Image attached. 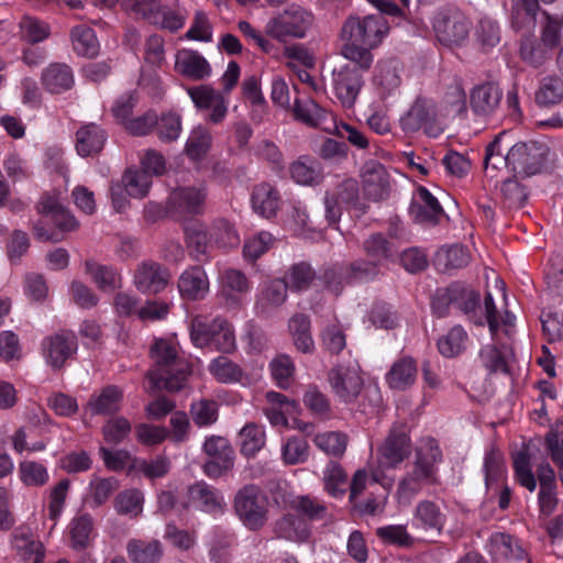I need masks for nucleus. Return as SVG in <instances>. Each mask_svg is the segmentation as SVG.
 Returning a JSON list of instances; mask_svg holds the SVG:
<instances>
[{
	"instance_id": "obj_20",
	"label": "nucleus",
	"mask_w": 563,
	"mask_h": 563,
	"mask_svg": "<svg viewBox=\"0 0 563 563\" xmlns=\"http://www.w3.org/2000/svg\"><path fill=\"white\" fill-rule=\"evenodd\" d=\"M360 177L364 195L374 201H380L388 197L390 189L389 174L383 164L371 159L364 163Z\"/></svg>"
},
{
	"instance_id": "obj_28",
	"label": "nucleus",
	"mask_w": 563,
	"mask_h": 563,
	"mask_svg": "<svg viewBox=\"0 0 563 563\" xmlns=\"http://www.w3.org/2000/svg\"><path fill=\"white\" fill-rule=\"evenodd\" d=\"M175 69L178 74L192 80H203L211 76L209 62L199 52L188 48L177 52Z\"/></svg>"
},
{
	"instance_id": "obj_22",
	"label": "nucleus",
	"mask_w": 563,
	"mask_h": 563,
	"mask_svg": "<svg viewBox=\"0 0 563 563\" xmlns=\"http://www.w3.org/2000/svg\"><path fill=\"white\" fill-rule=\"evenodd\" d=\"M329 383L334 394L345 402L356 399L363 387V379L355 367L333 368L329 373Z\"/></svg>"
},
{
	"instance_id": "obj_4",
	"label": "nucleus",
	"mask_w": 563,
	"mask_h": 563,
	"mask_svg": "<svg viewBox=\"0 0 563 563\" xmlns=\"http://www.w3.org/2000/svg\"><path fill=\"white\" fill-rule=\"evenodd\" d=\"M442 461V452L433 439L422 440L415 455L411 468L399 481L397 496L400 503H410L424 486L439 484L438 465Z\"/></svg>"
},
{
	"instance_id": "obj_37",
	"label": "nucleus",
	"mask_w": 563,
	"mask_h": 563,
	"mask_svg": "<svg viewBox=\"0 0 563 563\" xmlns=\"http://www.w3.org/2000/svg\"><path fill=\"white\" fill-rule=\"evenodd\" d=\"M42 82L47 91L62 93L74 85V74L66 64H51L42 74Z\"/></svg>"
},
{
	"instance_id": "obj_21",
	"label": "nucleus",
	"mask_w": 563,
	"mask_h": 563,
	"mask_svg": "<svg viewBox=\"0 0 563 563\" xmlns=\"http://www.w3.org/2000/svg\"><path fill=\"white\" fill-rule=\"evenodd\" d=\"M411 454V442L405 427H395L379 449V464L395 468Z\"/></svg>"
},
{
	"instance_id": "obj_26",
	"label": "nucleus",
	"mask_w": 563,
	"mask_h": 563,
	"mask_svg": "<svg viewBox=\"0 0 563 563\" xmlns=\"http://www.w3.org/2000/svg\"><path fill=\"white\" fill-rule=\"evenodd\" d=\"M178 291L181 298L202 300L210 290V282L201 266H190L178 278Z\"/></svg>"
},
{
	"instance_id": "obj_49",
	"label": "nucleus",
	"mask_w": 563,
	"mask_h": 563,
	"mask_svg": "<svg viewBox=\"0 0 563 563\" xmlns=\"http://www.w3.org/2000/svg\"><path fill=\"white\" fill-rule=\"evenodd\" d=\"M73 49L79 56L95 57L99 52V42L92 29L79 25L70 32Z\"/></svg>"
},
{
	"instance_id": "obj_8",
	"label": "nucleus",
	"mask_w": 563,
	"mask_h": 563,
	"mask_svg": "<svg viewBox=\"0 0 563 563\" xmlns=\"http://www.w3.org/2000/svg\"><path fill=\"white\" fill-rule=\"evenodd\" d=\"M233 506L241 522L250 530L262 529L268 520V497L255 485H246L238 490Z\"/></svg>"
},
{
	"instance_id": "obj_43",
	"label": "nucleus",
	"mask_w": 563,
	"mask_h": 563,
	"mask_svg": "<svg viewBox=\"0 0 563 563\" xmlns=\"http://www.w3.org/2000/svg\"><path fill=\"white\" fill-rule=\"evenodd\" d=\"M86 272L98 288L103 291H112L122 286L120 273L111 266L102 265L95 261H87Z\"/></svg>"
},
{
	"instance_id": "obj_15",
	"label": "nucleus",
	"mask_w": 563,
	"mask_h": 563,
	"mask_svg": "<svg viewBox=\"0 0 563 563\" xmlns=\"http://www.w3.org/2000/svg\"><path fill=\"white\" fill-rule=\"evenodd\" d=\"M332 86L342 107L351 109L363 86L362 73L355 66L345 64L332 71Z\"/></svg>"
},
{
	"instance_id": "obj_44",
	"label": "nucleus",
	"mask_w": 563,
	"mask_h": 563,
	"mask_svg": "<svg viewBox=\"0 0 563 563\" xmlns=\"http://www.w3.org/2000/svg\"><path fill=\"white\" fill-rule=\"evenodd\" d=\"M274 532L277 538L294 542H301L309 537L307 522L297 516L285 515L274 525Z\"/></svg>"
},
{
	"instance_id": "obj_32",
	"label": "nucleus",
	"mask_w": 563,
	"mask_h": 563,
	"mask_svg": "<svg viewBox=\"0 0 563 563\" xmlns=\"http://www.w3.org/2000/svg\"><path fill=\"white\" fill-rule=\"evenodd\" d=\"M417 373L416 361L410 356H404L393 363L385 375V380L389 388L405 390L415 384Z\"/></svg>"
},
{
	"instance_id": "obj_27",
	"label": "nucleus",
	"mask_w": 563,
	"mask_h": 563,
	"mask_svg": "<svg viewBox=\"0 0 563 563\" xmlns=\"http://www.w3.org/2000/svg\"><path fill=\"white\" fill-rule=\"evenodd\" d=\"M446 522V516L441 507L432 500H420L412 512L411 527L422 531L441 533Z\"/></svg>"
},
{
	"instance_id": "obj_25",
	"label": "nucleus",
	"mask_w": 563,
	"mask_h": 563,
	"mask_svg": "<svg viewBox=\"0 0 563 563\" xmlns=\"http://www.w3.org/2000/svg\"><path fill=\"white\" fill-rule=\"evenodd\" d=\"M207 191L205 186L176 189L169 197V206L176 214L185 217L197 214L202 210Z\"/></svg>"
},
{
	"instance_id": "obj_30",
	"label": "nucleus",
	"mask_w": 563,
	"mask_h": 563,
	"mask_svg": "<svg viewBox=\"0 0 563 563\" xmlns=\"http://www.w3.org/2000/svg\"><path fill=\"white\" fill-rule=\"evenodd\" d=\"M67 534L71 549L81 551L89 548L97 536L91 515H76L67 526Z\"/></svg>"
},
{
	"instance_id": "obj_56",
	"label": "nucleus",
	"mask_w": 563,
	"mask_h": 563,
	"mask_svg": "<svg viewBox=\"0 0 563 563\" xmlns=\"http://www.w3.org/2000/svg\"><path fill=\"white\" fill-rule=\"evenodd\" d=\"M324 130L328 133L345 139L352 146L360 150H365L369 145V140L362 130L345 122H336L334 118H332L331 125L324 126Z\"/></svg>"
},
{
	"instance_id": "obj_41",
	"label": "nucleus",
	"mask_w": 563,
	"mask_h": 563,
	"mask_svg": "<svg viewBox=\"0 0 563 563\" xmlns=\"http://www.w3.org/2000/svg\"><path fill=\"white\" fill-rule=\"evenodd\" d=\"M483 468L487 489H498L503 484L506 472L503 453L493 446L489 448L485 452Z\"/></svg>"
},
{
	"instance_id": "obj_23",
	"label": "nucleus",
	"mask_w": 563,
	"mask_h": 563,
	"mask_svg": "<svg viewBox=\"0 0 563 563\" xmlns=\"http://www.w3.org/2000/svg\"><path fill=\"white\" fill-rule=\"evenodd\" d=\"M409 213L417 223L435 224L439 222L443 209L427 188L420 187L412 198Z\"/></svg>"
},
{
	"instance_id": "obj_7",
	"label": "nucleus",
	"mask_w": 563,
	"mask_h": 563,
	"mask_svg": "<svg viewBox=\"0 0 563 563\" xmlns=\"http://www.w3.org/2000/svg\"><path fill=\"white\" fill-rule=\"evenodd\" d=\"M190 340L197 347L213 345L218 351L231 353L235 350V335L231 324L221 318L208 322L195 317L190 322Z\"/></svg>"
},
{
	"instance_id": "obj_34",
	"label": "nucleus",
	"mask_w": 563,
	"mask_h": 563,
	"mask_svg": "<svg viewBox=\"0 0 563 563\" xmlns=\"http://www.w3.org/2000/svg\"><path fill=\"white\" fill-rule=\"evenodd\" d=\"M488 551L496 562L504 560L525 561L526 551L517 539L505 533H494L488 543Z\"/></svg>"
},
{
	"instance_id": "obj_9",
	"label": "nucleus",
	"mask_w": 563,
	"mask_h": 563,
	"mask_svg": "<svg viewBox=\"0 0 563 563\" xmlns=\"http://www.w3.org/2000/svg\"><path fill=\"white\" fill-rule=\"evenodd\" d=\"M388 30L387 20L382 14L352 16L342 27V38L374 48L382 43Z\"/></svg>"
},
{
	"instance_id": "obj_38",
	"label": "nucleus",
	"mask_w": 563,
	"mask_h": 563,
	"mask_svg": "<svg viewBox=\"0 0 563 563\" xmlns=\"http://www.w3.org/2000/svg\"><path fill=\"white\" fill-rule=\"evenodd\" d=\"M106 134L97 124L81 126L76 133V151L80 156L99 153L104 144Z\"/></svg>"
},
{
	"instance_id": "obj_45",
	"label": "nucleus",
	"mask_w": 563,
	"mask_h": 563,
	"mask_svg": "<svg viewBox=\"0 0 563 563\" xmlns=\"http://www.w3.org/2000/svg\"><path fill=\"white\" fill-rule=\"evenodd\" d=\"M470 262V254L462 245L441 247L434 255V266L438 271L446 273L451 269L462 268Z\"/></svg>"
},
{
	"instance_id": "obj_13",
	"label": "nucleus",
	"mask_w": 563,
	"mask_h": 563,
	"mask_svg": "<svg viewBox=\"0 0 563 563\" xmlns=\"http://www.w3.org/2000/svg\"><path fill=\"white\" fill-rule=\"evenodd\" d=\"M187 93L198 110H209L206 117L209 122L219 124L225 119L229 99L224 92L210 85H200L187 88Z\"/></svg>"
},
{
	"instance_id": "obj_52",
	"label": "nucleus",
	"mask_w": 563,
	"mask_h": 563,
	"mask_svg": "<svg viewBox=\"0 0 563 563\" xmlns=\"http://www.w3.org/2000/svg\"><path fill=\"white\" fill-rule=\"evenodd\" d=\"M13 548L25 561L32 563H42L45 550L38 540L33 539L31 536L16 531L13 537Z\"/></svg>"
},
{
	"instance_id": "obj_55",
	"label": "nucleus",
	"mask_w": 563,
	"mask_h": 563,
	"mask_svg": "<svg viewBox=\"0 0 563 563\" xmlns=\"http://www.w3.org/2000/svg\"><path fill=\"white\" fill-rule=\"evenodd\" d=\"M241 452L245 456L255 455L265 444V432L263 427L256 423H247L239 434Z\"/></svg>"
},
{
	"instance_id": "obj_11",
	"label": "nucleus",
	"mask_w": 563,
	"mask_h": 563,
	"mask_svg": "<svg viewBox=\"0 0 563 563\" xmlns=\"http://www.w3.org/2000/svg\"><path fill=\"white\" fill-rule=\"evenodd\" d=\"M432 26L438 41L448 47L462 46L468 40L471 30L470 21L456 9L439 11Z\"/></svg>"
},
{
	"instance_id": "obj_14",
	"label": "nucleus",
	"mask_w": 563,
	"mask_h": 563,
	"mask_svg": "<svg viewBox=\"0 0 563 563\" xmlns=\"http://www.w3.org/2000/svg\"><path fill=\"white\" fill-rule=\"evenodd\" d=\"M378 273L377 265L368 261H357L349 267H332L328 269L323 279L328 289L334 294H339L345 284L356 280H366Z\"/></svg>"
},
{
	"instance_id": "obj_63",
	"label": "nucleus",
	"mask_w": 563,
	"mask_h": 563,
	"mask_svg": "<svg viewBox=\"0 0 563 563\" xmlns=\"http://www.w3.org/2000/svg\"><path fill=\"white\" fill-rule=\"evenodd\" d=\"M374 81L387 93L400 85L399 67L395 60H384L377 64Z\"/></svg>"
},
{
	"instance_id": "obj_57",
	"label": "nucleus",
	"mask_w": 563,
	"mask_h": 563,
	"mask_svg": "<svg viewBox=\"0 0 563 563\" xmlns=\"http://www.w3.org/2000/svg\"><path fill=\"white\" fill-rule=\"evenodd\" d=\"M69 487V479L64 478L54 485L48 492L47 516L53 521L52 528L56 526L64 511Z\"/></svg>"
},
{
	"instance_id": "obj_47",
	"label": "nucleus",
	"mask_w": 563,
	"mask_h": 563,
	"mask_svg": "<svg viewBox=\"0 0 563 563\" xmlns=\"http://www.w3.org/2000/svg\"><path fill=\"white\" fill-rule=\"evenodd\" d=\"M212 144V135L208 128L195 126L186 141L185 153L192 161H200L208 154Z\"/></svg>"
},
{
	"instance_id": "obj_18",
	"label": "nucleus",
	"mask_w": 563,
	"mask_h": 563,
	"mask_svg": "<svg viewBox=\"0 0 563 563\" xmlns=\"http://www.w3.org/2000/svg\"><path fill=\"white\" fill-rule=\"evenodd\" d=\"M219 296L228 307H240L243 298L251 291L252 283L236 268H224L218 276Z\"/></svg>"
},
{
	"instance_id": "obj_3",
	"label": "nucleus",
	"mask_w": 563,
	"mask_h": 563,
	"mask_svg": "<svg viewBox=\"0 0 563 563\" xmlns=\"http://www.w3.org/2000/svg\"><path fill=\"white\" fill-rule=\"evenodd\" d=\"M154 366L147 373L153 389L165 388L177 391L185 386L190 366L181 358L178 346L172 339H158L151 347Z\"/></svg>"
},
{
	"instance_id": "obj_16",
	"label": "nucleus",
	"mask_w": 563,
	"mask_h": 563,
	"mask_svg": "<svg viewBox=\"0 0 563 563\" xmlns=\"http://www.w3.org/2000/svg\"><path fill=\"white\" fill-rule=\"evenodd\" d=\"M77 339L73 332L62 331L44 338L42 354L47 365L54 369L62 368L67 360L77 352Z\"/></svg>"
},
{
	"instance_id": "obj_33",
	"label": "nucleus",
	"mask_w": 563,
	"mask_h": 563,
	"mask_svg": "<svg viewBox=\"0 0 563 563\" xmlns=\"http://www.w3.org/2000/svg\"><path fill=\"white\" fill-rule=\"evenodd\" d=\"M252 207L263 218L271 219L275 217L280 208L278 190L268 183L256 185L252 192Z\"/></svg>"
},
{
	"instance_id": "obj_36",
	"label": "nucleus",
	"mask_w": 563,
	"mask_h": 563,
	"mask_svg": "<svg viewBox=\"0 0 563 563\" xmlns=\"http://www.w3.org/2000/svg\"><path fill=\"white\" fill-rule=\"evenodd\" d=\"M292 113L296 120L311 128H323L331 113L318 104L311 98H297L292 106Z\"/></svg>"
},
{
	"instance_id": "obj_10",
	"label": "nucleus",
	"mask_w": 563,
	"mask_h": 563,
	"mask_svg": "<svg viewBox=\"0 0 563 563\" xmlns=\"http://www.w3.org/2000/svg\"><path fill=\"white\" fill-rule=\"evenodd\" d=\"M312 21L310 12L291 4L267 22L265 33L278 41H285L287 37L300 38L305 36Z\"/></svg>"
},
{
	"instance_id": "obj_50",
	"label": "nucleus",
	"mask_w": 563,
	"mask_h": 563,
	"mask_svg": "<svg viewBox=\"0 0 563 563\" xmlns=\"http://www.w3.org/2000/svg\"><path fill=\"white\" fill-rule=\"evenodd\" d=\"M291 178L300 185L312 186L319 184L322 174L319 164L309 157H300L290 165Z\"/></svg>"
},
{
	"instance_id": "obj_6",
	"label": "nucleus",
	"mask_w": 563,
	"mask_h": 563,
	"mask_svg": "<svg viewBox=\"0 0 563 563\" xmlns=\"http://www.w3.org/2000/svg\"><path fill=\"white\" fill-rule=\"evenodd\" d=\"M448 121L437 100L419 97L401 117L400 125L407 133L422 131L430 137H438L444 132Z\"/></svg>"
},
{
	"instance_id": "obj_24",
	"label": "nucleus",
	"mask_w": 563,
	"mask_h": 563,
	"mask_svg": "<svg viewBox=\"0 0 563 563\" xmlns=\"http://www.w3.org/2000/svg\"><path fill=\"white\" fill-rule=\"evenodd\" d=\"M187 504L205 512H221L225 506L222 494L206 482H198L187 489Z\"/></svg>"
},
{
	"instance_id": "obj_59",
	"label": "nucleus",
	"mask_w": 563,
	"mask_h": 563,
	"mask_svg": "<svg viewBox=\"0 0 563 563\" xmlns=\"http://www.w3.org/2000/svg\"><path fill=\"white\" fill-rule=\"evenodd\" d=\"M313 443L325 454L338 457L346 450L347 437L339 431H325L316 434Z\"/></svg>"
},
{
	"instance_id": "obj_5",
	"label": "nucleus",
	"mask_w": 563,
	"mask_h": 563,
	"mask_svg": "<svg viewBox=\"0 0 563 563\" xmlns=\"http://www.w3.org/2000/svg\"><path fill=\"white\" fill-rule=\"evenodd\" d=\"M37 210L40 219L34 224V235L40 241L60 242L64 232L79 228V222L63 207L55 195L45 194L37 205Z\"/></svg>"
},
{
	"instance_id": "obj_1",
	"label": "nucleus",
	"mask_w": 563,
	"mask_h": 563,
	"mask_svg": "<svg viewBox=\"0 0 563 563\" xmlns=\"http://www.w3.org/2000/svg\"><path fill=\"white\" fill-rule=\"evenodd\" d=\"M507 136V133L503 132L487 146L484 158L486 174L495 177L493 172L503 168L521 177L540 173L547 158L548 147L534 141L518 142L509 146Z\"/></svg>"
},
{
	"instance_id": "obj_12",
	"label": "nucleus",
	"mask_w": 563,
	"mask_h": 563,
	"mask_svg": "<svg viewBox=\"0 0 563 563\" xmlns=\"http://www.w3.org/2000/svg\"><path fill=\"white\" fill-rule=\"evenodd\" d=\"M324 203L325 217L330 223H336L342 209L364 210V203L358 198V184L355 179H345L329 190Z\"/></svg>"
},
{
	"instance_id": "obj_53",
	"label": "nucleus",
	"mask_w": 563,
	"mask_h": 563,
	"mask_svg": "<svg viewBox=\"0 0 563 563\" xmlns=\"http://www.w3.org/2000/svg\"><path fill=\"white\" fill-rule=\"evenodd\" d=\"M316 278V273L306 262L294 264L284 277V282L292 291L307 290Z\"/></svg>"
},
{
	"instance_id": "obj_61",
	"label": "nucleus",
	"mask_w": 563,
	"mask_h": 563,
	"mask_svg": "<svg viewBox=\"0 0 563 563\" xmlns=\"http://www.w3.org/2000/svg\"><path fill=\"white\" fill-rule=\"evenodd\" d=\"M466 340L465 330L461 325H455L439 339V352L445 357L456 356L465 349Z\"/></svg>"
},
{
	"instance_id": "obj_58",
	"label": "nucleus",
	"mask_w": 563,
	"mask_h": 563,
	"mask_svg": "<svg viewBox=\"0 0 563 563\" xmlns=\"http://www.w3.org/2000/svg\"><path fill=\"white\" fill-rule=\"evenodd\" d=\"M186 235L188 246L197 261H200V257L206 255L209 247L214 243L212 231H207L201 224H192L186 230Z\"/></svg>"
},
{
	"instance_id": "obj_19",
	"label": "nucleus",
	"mask_w": 563,
	"mask_h": 563,
	"mask_svg": "<svg viewBox=\"0 0 563 563\" xmlns=\"http://www.w3.org/2000/svg\"><path fill=\"white\" fill-rule=\"evenodd\" d=\"M205 452L211 457L205 464V473L211 478L219 477L233 466L234 451L228 440L212 435L205 441Z\"/></svg>"
},
{
	"instance_id": "obj_17",
	"label": "nucleus",
	"mask_w": 563,
	"mask_h": 563,
	"mask_svg": "<svg viewBox=\"0 0 563 563\" xmlns=\"http://www.w3.org/2000/svg\"><path fill=\"white\" fill-rule=\"evenodd\" d=\"M172 278L168 268L153 261L137 265L133 275V285L142 294L157 295L165 290Z\"/></svg>"
},
{
	"instance_id": "obj_46",
	"label": "nucleus",
	"mask_w": 563,
	"mask_h": 563,
	"mask_svg": "<svg viewBox=\"0 0 563 563\" xmlns=\"http://www.w3.org/2000/svg\"><path fill=\"white\" fill-rule=\"evenodd\" d=\"M439 108L446 117V119L454 118L456 115L466 112V93L460 81L454 80L448 86L446 91L440 101H438Z\"/></svg>"
},
{
	"instance_id": "obj_35",
	"label": "nucleus",
	"mask_w": 563,
	"mask_h": 563,
	"mask_svg": "<svg viewBox=\"0 0 563 563\" xmlns=\"http://www.w3.org/2000/svg\"><path fill=\"white\" fill-rule=\"evenodd\" d=\"M287 285L283 279H271L260 286L256 308L266 313L282 306L287 299Z\"/></svg>"
},
{
	"instance_id": "obj_64",
	"label": "nucleus",
	"mask_w": 563,
	"mask_h": 563,
	"mask_svg": "<svg viewBox=\"0 0 563 563\" xmlns=\"http://www.w3.org/2000/svg\"><path fill=\"white\" fill-rule=\"evenodd\" d=\"M324 490L332 497H342L346 492V474L338 463H329L323 471Z\"/></svg>"
},
{
	"instance_id": "obj_40",
	"label": "nucleus",
	"mask_w": 563,
	"mask_h": 563,
	"mask_svg": "<svg viewBox=\"0 0 563 563\" xmlns=\"http://www.w3.org/2000/svg\"><path fill=\"white\" fill-rule=\"evenodd\" d=\"M123 391L117 386H107L99 395L91 396L86 410L91 415H109L119 410Z\"/></svg>"
},
{
	"instance_id": "obj_2",
	"label": "nucleus",
	"mask_w": 563,
	"mask_h": 563,
	"mask_svg": "<svg viewBox=\"0 0 563 563\" xmlns=\"http://www.w3.org/2000/svg\"><path fill=\"white\" fill-rule=\"evenodd\" d=\"M486 320L494 344L481 350V360L490 373H509V360L512 356L510 346L503 341L501 335L511 339L515 332L516 317L506 311L503 316L497 312L492 294L485 296Z\"/></svg>"
},
{
	"instance_id": "obj_39",
	"label": "nucleus",
	"mask_w": 563,
	"mask_h": 563,
	"mask_svg": "<svg viewBox=\"0 0 563 563\" xmlns=\"http://www.w3.org/2000/svg\"><path fill=\"white\" fill-rule=\"evenodd\" d=\"M563 100V79L558 75H547L539 80L534 101L539 107L549 108Z\"/></svg>"
},
{
	"instance_id": "obj_31",
	"label": "nucleus",
	"mask_w": 563,
	"mask_h": 563,
	"mask_svg": "<svg viewBox=\"0 0 563 563\" xmlns=\"http://www.w3.org/2000/svg\"><path fill=\"white\" fill-rule=\"evenodd\" d=\"M266 400L269 407L265 409V416L273 426L286 427L288 417H295L299 412V404L283 394L268 391Z\"/></svg>"
},
{
	"instance_id": "obj_48",
	"label": "nucleus",
	"mask_w": 563,
	"mask_h": 563,
	"mask_svg": "<svg viewBox=\"0 0 563 563\" xmlns=\"http://www.w3.org/2000/svg\"><path fill=\"white\" fill-rule=\"evenodd\" d=\"M456 296L457 300H454V306L461 309L472 322L478 325L487 323L486 306L484 305V314L477 312V310L482 311L478 292L459 286Z\"/></svg>"
},
{
	"instance_id": "obj_60",
	"label": "nucleus",
	"mask_w": 563,
	"mask_h": 563,
	"mask_svg": "<svg viewBox=\"0 0 563 563\" xmlns=\"http://www.w3.org/2000/svg\"><path fill=\"white\" fill-rule=\"evenodd\" d=\"M210 374L220 383L231 384L242 380L241 368L227 356H219L209 364Z\"/></svg>"
},
{
	"instance_id": "obj_62",
	"label": "nucleus",
	"mask_w": 563,
	"mask_h": 563,
	"mask_svg": "<svg viewBox=\"0 0 563 563\" xmlns=\"http://www.w3.org/2000/svg\"><path fill=\"white\" fill-rule=\"evenodd\" d=\"M123 186L129 196L143 198L152 185L151 175L141 169H128L122 177Z\"/></svg>"
},
{
	"instance_id": "obj_42",
	"label": "nucleus",
	"mask_w": 563,
	"mask_h": 563,
	"mask_svg": "<svg viewBox=\"0 0 563 563\" xmlns=\"http://www.w3.org/2000/svg\"><path fill=\"white\" fill-rule=\"evenodd\" d=\"M126 552L133 563H157L163 555L162 543L157 540L132 539L126 544Z\"/></svg>"
},
{
	"instance_id": "obj_29",
	"label": "nucleus",
	"mask_w": 563,
	"mask_h": 563,
	"mask_svg": "<svg viewBox=\"0 0 563 563\" xmlns=\"http://www.w3.org/2000/svg\"><path fill=\"white\" fill-rule=\"evenodd\" d=\"M501 97V89L494 82L476 85L470 93L471 108L476 115H492L498 109Z\"/></svg>"
},
{
	"instance_id": "obj_54",
	"label": "nucleus",
	"mask_w": 563,
	"mask_h": 563,
	"mask_svg": "<svg viewBox=\"0 0 563 563\" xmlns=\"http://www.w3.org/2000/svg\"><path fill=\"white\" fill-rule=\"evenodd\" d=\"M18 475L25 486L42 487L49 481L45 465L36 461H22L18 466Z\"/></svg>"
},
{
	"instance_id": "obj_51",
	"label": "nucleus",
	"mask_w": 563,
	"mask_h": 563,
	"mask_svg": "<svg viewBox=\"0 0 563 563\" xmlns=\"http://www.w3.org/2000/svg\"><path fill=\"white\" fill-rule=\"evenodd\" d=\"M538 10V0H514L510 10V22L512 27L517 30L533 27Z\"/></svg>"
}]
</instances>
